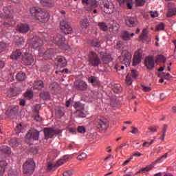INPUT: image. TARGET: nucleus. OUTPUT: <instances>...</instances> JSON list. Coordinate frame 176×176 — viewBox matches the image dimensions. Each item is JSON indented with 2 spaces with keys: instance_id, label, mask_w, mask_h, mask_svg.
Instances as JSON below:
<instances>
[{
  "instance_id": "1",
  "label": "nucleus",
  "mask_w": 176,
  "mask_h": 176,
  "mask_svg": "<svg viewBox=\"0 0 176 176\" xmlns=\"http://www.w3.org/2000/svg\"><path fill=\"white\" fill-rule=\"evenodd\" d=\"M30 12L32 17H34L39 23H47L50 19V14L46 10L31 7Z\"/></svg>"
},
{
  "instance_id": "2",
  "label": "nucleus",
  "mask_w": 176,
  "mask_h": 176,
  "mask_svg": "<svg viewBox=\"0 0 176 176\" xmlns=\"http://www.w3.org/2000/svg\"><path fill=\"white\" fill-rule=\"evenodd\" d=\"M45 41H48L50 45H57L58 47H60L62 50H68V44L67 43V40L65 37L63 35L59 34L55 38L54 37H51L50 40L45 39Z\"/></svg>"
},
{
  "instance_id": "3",
  "label": "nucleus",
  "mask_w": 176,
  "mask_h": 176,
  "mask_svg": "<svg viewBox=\"0 0 176 176\" xmlns=\"http://www.w3.org/2000/svg\"><path fill=\"white\" fill-rule=\"evenodd\" d=\"M13 8L10 6H6L3 8V12L0 13V19H4V25H10L12 19H13Z\"/></svg>"
},
{
  "instance_id": "4",
  "label": "nucleus",
  "mask_w": 176,
  "mask_h": 176,
  "mask_svg": "<svg viewBox=\"0 0 176 176\" xmlns=\"http://www.w3.org/2000/svg\"><path fill=\"white\" fill-rule=\"evenodd\" d=\"M88 64L90 65V67H100L101 64V59L100 58V56H98V54L97 53L90 51L88 54Z\"/></svg>"
},
{
  "instance_id": "5",
  "label": "nucleus",
  "mask_w": 176,
  "mask_h": 176,
  "mask_svg": "<svg viewBox=\"0 0 176 176\" xmlns=\"http://www.w3.org/2000/svg\"><path fill=\"white\" fill-rule=\"evenodd\" d=\"M35 171V162L33 160H27L23 165V173L26 175H32Z\"/></svg>"
},
{
  "instance_id": "6",
  "label": "nucleus",
  "mask_w": 176,
  "mask_h": 176,
  "mask_svg": "<svg viewBox=\"0 0 176 176\" xmlns=\"http://www.w3.org/2000/svg\"><path fill=\"white\" fill-rule=\"evenodd\" d=\"M119 58L121 63L126 65V67H129L131 64V58H133V55L129 51L123 50Z\"/></svg>"
},
{
  "instance_id": "7",
  "label": "nucleus",
  "mask_w": 176,
  "mask_h": 176,
  "mask_svg": "<svg viewBox=\"0 0 176 176\" xmlns=\"http://www.w3.org/2000/svg\"><path fill=\"white\" fill-rule=\"evenodd\" d=\"M38 56H44L45 60L47 58H52L54 56V50L48 49L46 51L43 48L38 49Z\"/></svg>"
},
{
  "instance_id": "8",
  "label": "nucleus",
  "mask_w": 176,
  "mask_h": 176,
  "mask_svg": "<svg viewBox=\"0 0 176 176\" xmlns=\"http://www.w3.org/2000/svg\"><path fill=\"white\" fill-rule=\"evenodd\" d=\"M45 43V41L41 39L38 36H34L31 39L30 46L33 49H38V47L42 46Z\"/></svg>"
},
{
  "instance_id": "9",
  "label": "nucleus",
  "mask_w": 176,
  "mask_h": 176,
  "mask_svg": "<svg viewBox=\"0 0 176 176\" xmlns=\"http://www.w3.org/2000/svg\"><path fill=\"white\" fill-rule=\"evenodd\" d=\"M144 65L147 69L155 68V58L152 56H146L144 59Z\"/></svg>"
},
{
  "instance_id": "10",
  "label": "nucleus",
  "mask_w": 176,
  "mask_h": 176,
  "mask_svg": "<svg viewBox=\"0 0 176 176\" xmlns=\"http://www.w3.org/2000/svg\"><path fill=\"white\" fill-rule=\"evenodd\" d=\"M60 25V30L61 31H63V32H64V34H65L66 35L72 34V28H71V26L69 25L67 21H61Z\"/></svg>"
},
{
  "instance_id": "11",
  "label": "nucleus",
  "mask_w": 176,
  "mask_h": 176,
  "mask_svg": "<svg viewBox=\"0 0 176 176\" xmlns=\"http://www.w3.org/2000/svg\"><path fill=\"white\" fill-rule=\"evenodd\" d=\"M22 61L25 65H31L34 63V56L30 53H25Z\"/></svg>"
},
{
  "instance_id": "12",
  "label": "nucleus",
  "mask_w": 176,
  "mask_h": 176,
  "mask_svg": "<svg viewBox=\"0 0 176 176\" xmlns=\"http://www.w3.org/2000/svg\"><path fill=\"white\" fill-rule=\"evenodd\" d=\"M107 119L102 118L96 120V125L99 130H105L107 129Z\"/></svg>"
},
{
  "instance_id": "13",
  "label": "nucleus",
  "mask_w": 176,
  "mask_h": 176,
  "mask_svg": "<svg viewBox=\"0 0 176 176\" xmlns=\"http://www.w3.org/2000/svg\"><path fill=\"white\" fill-rule=\"evenodd\" d=\"M26 138H28V140H33V141L38 140L39 139V131L36 130L29 131L26 135Z\"/></svg>"
},
{
  "instance_id": "14",
  "label": "nucleus",
  "mask_w": 176,
  "mask_h": 176,
  "mask_svg": "<svg viewBox=\"0 0 176 176\" xmlns=\"http://www.w3.org/2000/svg\"><path fill=\"white\" fill-rule=\"evenodd\" d=\"M125 23L129 27H135L138 24V21L135 16H128L125 20Z\"/></svg>"
},
{
  "instance_id": "15",
  "label": "nucleus",
  "mask_w": 176,
  "mask_h": 176,
  "mask_svg": "<svg viewBox=\"0 0 176 176\" xmlns=\"http://www.w3.org/2000/svg\"><path fill=\"white\" fill-rule=\"evenodd\" d=\"M16 31L21 34H27L30 31V25L28 24L21 23L16 25Z\"/></svg>"
},
{
  "instance_id": "16",
  "label": "nucleus",
  "mask_w": 176,
  "mask_h": 176,
  "mask_svg": "<svg viewBox=\"0 0 176 176\" xmlns=\"http://www.w3.org/2000/svg\"><path fill=\"white\" fill-rule=\"evenodd\" d=\"M57 67L59 68H64L67 66V59L64 56H59L56 58Z\"/></svg>"
},
{
  "instance_id": "17",
  "label": "nucleus",
  "mask_w": 176,
  "mask_h": 176,
  "mask_svg": "<svg viewBox=\"0 0 176 176\" xmlns=\"http://www.w3.org/2000/svg\"><path fill=\"white\" fill-rule=\"evenodd\" d=\"M44 134L46 138H52L55 134H57V131L53 128H45Z\"/></svg>"
},
{
  "instance_id": "18",
  "label": "nucleus",
  "mask_w": 176,
  "mask_h": 176,
  "mask_svg": "<svg viewBox=\"0 0 176 176\" xmlns=\"http://www.w3.org/2000/svg\"><path fill=\"white\" fill-rule=\"evenodd\" d=\"M142 58V54L138 52H135L133 56V67L138 65V64L141 63Z\"/></svg>"
},
{
  "instance_id": "19",
  "label": "nucleus",
  "mask_w": 176,
  "mask_h": 176,
  "mask_svg": "<svg viewBox=\"0 0 176 176\" xmlns=\"http://www.w3.org/2000/svg\"><path fill=\"white\" fill-rule=\"evenodd\" d=\"M19 112V106H12L10 109H8L6 113L8 116H13V115H16Z\"/></svg>"
},
{
  "instance_id": "20",
  "label": "nucleus",
  "mask_w": 176,
  "mask_h": 176,
  "mask_svg": "<svg viewBox=\"0 0 176 176\" xmlns=\"http://www.w3.org/2000/svg\"><path fill=\"white\" fill-rule=\"evenodd\" d=\"M101 9L102 12H104L107 14H110V13H111V10H112V6H111L108 1H106L104 3V6Z\"/></svg>"
},
{
  "instance_id": "21",
  "label": "nucleus",
  "mask_w": 176,
  "mask_h": 176,
  "mask_svg": "<svg viewBox=\"0 0 176 176\" xmlns=\"http://www.w3.org/2000/svg\"><path fill=\"white\" fill-rule=\"evenodd\" d=\"M6 168H8V162L5 160L0 161V176H3L5 174V171H6Z\"/></svg>"
},
{
  "instance_id": "22",
  "label": "nucleus",
  "mask_w": 176,
  "mask_h": 176,
  "mask_svg": "<svg viewBox=\"0 0 176 176\" xmlns=\"http://www.w3.org/2000/svg\"><path fill=\"white\" fill-rule=\"evenodd\" d=\"M82 3H85L87 6H90V8H97L98 6L96 0H82Z\"/></svg>"
},
{
  "instance_id": "23",
  "label": "nucleus",
  "mask_w": 176,
  "mask_h": 176,
  "mask_svg": "<svg viewBox=\"0 0 176 176\" xmlns=\"http://www.w3.org/2000/svg\"><path fill=\"white\" fill-rule=\"evenodd\" d=\"M21 54H23V52H21V50H16L12 53L10 57L12 60H19V58L21 57Z\"/></svg>"
},
{
  "instance_id": "24",
  "label": "nucleus",
  "mask_w": 176,
  "mask_h": 176,
  "mask_svg": "<svg viewBox=\"0 0 176 176\" xmlns=\"http://www.w3.org/2000/svg\"><path fill=\"white\" fill-rule=\"evenodd\" d=\"M33 87L36 90H41V89H43V87H45V84L42 80H37L34 82Z\"/></svg>"
},
{
  "instance_id": "25",
  "label": "nucleus",
  "mask_w": 176,
  "mask_h": 176,
  "mask_svg": "<svg viewBox=\"0 0 176 176\" xmlns=\"http://www.w3.org/2000/svg\"><path fill=\"white\" fill-rule=\"evenodd\" d=\"M88 82L91 83L94 86H100V80L95 76H91L88 78Z\"/></svg>"
},
{
  "instance_id": "26",
  "label": "nucleus",
  "mask_w": 176,
  "mask_h": 176,
  "mask_svg": "<svg viewBox=\"0 0 176 176\" xmlns=\"http://www.w3.org/2000/svg\"><path fill=\"white\" fill-rule=\"evenodd\" d=\"M77 90L85 91L87 90V84L85 81H80L78 85H76Z\"/></svg>"
},
{
  "instance_id": "27",
  "label": "nucleus",
  "mask_w": 176,
  "mask_h": 176,
  "mask_svg": "<svg viewBox=\"0 0 176 176\" xmlns=\"http://www.w3.org/2000/svg\"><path fill=\"white\" fill-rule=\"evenodd\" d=\"M102 61L103 64H109L111 61H112V57H111V54H104L102 56Z\"/></svg>"
},
{
  "instance_id": "28",
  "label": "nucleus",
  "mask_w": 176,
  "mask_h": 176,
  "mask_svg": "<svg viewBox=\"0 0 176 176\" xmlns=\"http://www.w3.org/2000/svg\"><path fill=\"white\" fill-rule=\"evenodd\" d=\"M40 2L43 6L46 8H53L54 6V3L52 0H41Z\"/></svg>"
},
{
  "instance_id": "29",
  "label": "nucleus",
  "mask_w": 176,
  "mask_h": 176,
  "mask_svg": "<svg viewBox=\"0 0 176 176\" xmlns=\"http://www.w3.org/2000/svg\"><path fill=\"white\" fill-rule=\"evenodd\" d=\"M133 36H134V33L130 34L127 31L124 32L122 34V38L124 41H130Z\"/></svg>"
},
{
  "instance_id": "30",
  "label": "nucleus",
  "mask_w": 176,
  "mask_h": 176,
  "mask_svg": "<svg viewBox=\"0 0 176 176\" xmlns=\"http://www.w3.org/2000/svg\"><path fill=\"white\" fill-rule=\"evenodd\" d=\"M0 152L6 153V155H10V153H12V150H10V148L7 146H3L0 147Z\"/></svg>"
},
{
  "instance_id": "31",
  "label": "nucleus",
  "mask_w": 176,
  "mask_h": 176,
  "mask_svg": "<svg viewBox=\"0 0 176 176\" xmlns=\"http://www.w3.org/2000/svg\"><path fill=\"white\" fill-rule=\"evenodd\" d=\"M68 162V157L63 158L57 161V162L55 164V167L58 168V167H60V166H63V164L67 163Z\"/></svg>"
},
{
  "instance_id": "32",
  "label": "nucleus",
  "mask_w": 176,
  "mask_h": 176,
  "mask_svg": "<svg viewBox=\"0 0 176 176\" xmlns=\"http://www.w3.org/2000/svg\"><path fill=\"white\" fill-rule=\"evenodd\" d=\"M176 15V8H169L166 12V17H173Z\"/></svg>"
},
{
  "instance_id": "33",
  "label": "nucleus",
  "mask_w": 176,
  "mask_h": 176,
  "mask_svg": "<svg viewBox=\"0 0 176 176\" xmlns=\"http://www.w3.org/2000/svg\"><path fill=\"white\" fill-rule=\"evenodd\" d=\"M80 27L82 28V30L83 29L86 30V28L89 27V20H87V19H85L80 21Z\"/></svg>"
},
{
  "instance_id": "34",
  "label": "nucleus",
  "mask_w": 176,
  "mask_h": 176,
  "mask_svg": "<svg viewBox=\"0 0 176 176\" xmlns=\"http://www.w3.org/2000/svg\"><path fill=\"white\" fill-rule=\"evenodd\" d=\"M25 78H27L25 76V73H23V72H19L16 76V80H19L20 82L23 80H25Z\"/></svg>"
},
{
  "instance_id": "35",
  "label": "nucleus",
  "mask_w": 176,
  "mask_h": 176,
  "mask_svg": "<svg viewBox=\"0 0 176 176\" xmlns=\"http://www.w3.org/2000/svg\"><path fill=\"white\" fill-rule=\"evenodd\" d=\"M24 97L27 100H31L34 97V92L32 90L28 91L25 93Z\"/></svg>"
},
{
  "instance_id": "36",
  "label": "nucleus",
  "mask_w": 176,
  "mask_h": 176,
  "mask_svg": "<svg viewBox=\"0 0 176 176\" xmlns=\"http://www.w3.org/2000/svg\"><path fill=\"white\" fill-rule=\"evenodd\" d=\"M98 25L102 31H107L108 30V25L104 22H99Z\"/></svg>"
},
{
  "instance_id": "37",
  "label": "nucleus",
  "mask_w": 176,
  "mask_h": 176,
  "mask_svg": "<svg viewBox=\"0 0 176 176\" xmlns=\"http://www.w3.org/2000/svg\"><path fill=\"white\" fill-rule=\"evenodd\" d=\"M152 168H153V164H151L148 166H146L145 168H143L142 169L140 170L138 173H148V171H151V170H152Z\"/></svg>"
},
{
  "instance_id": "38",
  "label": "nucleus",
  "mask_w": 176,
  "mask_h": 176,
  "mask_svg": "<svg viewBox=\"0 0 176 176\" xmlns=\"http://www.w3.org/2000/svg\"><path fill=\"white\" fill-rule=\"evenodd\" d=\"M15 131L16 134H20V133H23L24 129H23V124L20 123L19 124L16 125L15 127Z\"/></svg>"
},
{
  "instance_id": "39",
  "label": "nucleus",
  "mask_w": 176,
  "mask_h": 176,
  "mask_svg": "<svg viewBox=\"0 0 176 176\" xmlns=\"http://www.w3.org/2000/svg\"><path fill=\"white\" fill-rule=\"evenodd\" d=\"M162 61L163 63H166V58L163 55H158L155 58V63H160Z\"/></svg>"
},
{
  "instance_id": "40",
  "label": "nucleus",
  "mask_w": 176,
  "mask_h": 176,
  "mask_svg": "<svg viewBox=\"0 0 176 176\" xmlns=\"http://www.w3.org/2000/svg\"><path fill=\"white\" fill-rule=\"evenodd\" d=\"M10 144L12 148H16L19 146V140H17V139H12L10 142Z\"/></svg>"
},
{
  "instance_id": "41",
  "label": "nucleus",
  "mask_w": 176,
  "mask_h": 176,
  "mask_svg": "<svg viewBox=\"0 0 176 176\" xmlns=\"http://www.w3.org/2000/svg\"><path fill=\"white\" fill-rule=\"evenodd\" d=\"M168 156V153H165L164 155H162L160 157L157 159L155 161L153 162V164H156L157 163H160L162 162V159H166Z\"/></svg>"
},
{
  "instance_id": "42",
  "label": "nucleus",
  "mask_w": 176,
  "mask_h": 176,
  "mask_svg": "<svg viewBox=\"0 0 176 176\" xmlns=\"http://www.w3.org/2000/svg\"><path fill=\"white\" fill-rule=\"evenodd\" d=\"M50 89L52 91H56L58 89V83L57 82H53L50 85Z\"/></svg>"
},
{
  "instance_id": "43",
  "label": "nucleus",
  "mask_w": 176,
  "mask_h": 176,
  "mask_svg": "<svg viewBox=\"0 0 176 176\" xmlns=\"http://www.w3.org/2000/svg\"><path fill=\"white\" fill-rule=\"evenodd\" d=\"M56 168H57V167H56L55 164H52L51 162L48 163L47 166V171H52V170H56Z\"/></svg>"
},
{
  "instance_id": "44",
  "label": "nucleus",
  "mask_w": 176,
  "mask_h": 176,
  "mask_svg": "<svg viewBox=\"0 0 176 176\" xmlns=\"http://www.w3.org/2000/svg\"><path fill=\"white\" fill-rule=\"evenodd\" d=\"M77 159L78 160H86V159H87V154L85 153H82L78 155Z\"/></svg>"
},
{
  "instance_id": "45",
  "label": "nucleus",
  "mask_w": 176,
  "mask_h": 176,
  "mask_svg": "<svg viewBox=\"0 0 176 176\" xmlns=\"http://www.w3.org/2000/svg\"><path fill=\"white\" fill-rule=\"evenodd\" d=\"M92 46L94 47H100L101 46V44H100V40L96 38L92 41Z\"/></svg>"
},
{
  "instance_id": "46",
  "label": "nucleus",
  "mask_w": 176,
  "mask_h": 176,
  "mask_svg": "<svg viewBox=\"0 0 176 176\" xmlns=\"http://www.w3.org/2000/svg\"><path fill=\"white\" fill-rule=\"evenodd\" d=\"M76 116H78V118H86V113L80 110H77L76 112Z\"/></svg>"
},
{
  "instance_id": "47",
  "label": "nucleus",
  "mask_w": 176,
  "mask_h": 176,
  "mask_svg": "<svg viewBox=\"0 0 176 176\" xmlns=\"http://www.w3.org/2000/svg\"><path fill=\"white\" fill-rule=\"evenodd\" d=\"M75 174L74 170H67L63 173V176H72Z\"/></svg>"
},
{
  "instance_id": "48",
  "label": "nucleus",
  "mask_w": 176,
  "mask_h": 176,
  "mask_svg": "<svg viewBox=\"0 0 176 176\" xmlns=\"http://www.w3.org/2000/svg\"><path fill=\"white\" fill-rule=\"evenodd\" d=\"M25 40L23 37H20L18 38V40L16 41V43L18 46H21V45H24V42Z\"/></svg>"
},
{
  "instance_id": "49",
  "label": "nucleus",
  "mask_w": 176,
  "mask_h": 176,
  "mask_svg": "<svg viewBox=\"0 0 176 176\" xmlns=\"http://www.w3.org/2000/svg\"><path fill=\"white\" fill-rule=\"evenodd\" d=\"M77 131L80 133V134H85V133H86V128H85L83 126H79L77 128Z\"/></svg>"
},
{
  "instance_id": "50",
  "label": "nucleus",
  "mask_w": 176,
  "mask_h": 176,
  "mask_svg": "<svg viewBox=\"0 0 176 176\" xmlns=\"http://www.w3.org/2000/svg\"><path fill=\"white\" fill-rule=\"evenodd\" d=\"M148 13L153 19H155V17H159V13H157V11H148Z\"/></svg>"
},
{
  "instance_id": "51",
  "label": "nucleus",
  "mask_w": 176,
  "mask_h": 176,
  "mask_svg": "<svg viewBox=\"0 0 176 176\" xmlns=\"http://www.w3.org/2000/svg\"><path fill=\"white\" fill-rule=\"evenodd\" d=\"M157 129H159V126H153L148 127V130H149L151 133H156L157 131Z\"/></svg>"
},
{
  "instance_id": "52",
  "label": "nucleus",
  "mask_w": 176,
  "mask_h": 176,
  "mask_svg": "<svg viewBox=\"0 0 176 176\" xmlns=\"http://www.w3.org/2000/svg\"><path fill=\"white\" fill-rule=\"evenodd\" d=\"M146 35H148V29L145 28L142 30V33L140 36V39H144Z\"/></svg>"
},
{
  "instance_id": "53",
  "label": "nucleus",
  "mask_w": 176,
  "mask_h": 176,
  "mask_svg": "<svg viewBox=\"0 0 176 176\" xmlns=\"http://www.w3.org/2000/svg\"><path fill=\"white\" fill-rule=\"evenodd\" d=\"M137 6H144L145 5V0H135Z\"/></svg>"
},
{
  "instance_id": "54",
  "label": "nucleus",
  "mask_w": 176,
  "mask_h": 176,
  "mask_svg": "<svg viewBox=\"0 0 176 176\" xmlns=\"http://www.w3.org/2000/svg\"><path fill=\"white\" fill-rule=\"evenodd\" d=\"M113 91L118 94V93H120L122 91V87H120V86H116L113 88Z\"/></svg>"
},
{
  "instance_id": "55",
  "label": "nucleus",
  "mask_w": 176,
  "mask_h": 176,
  "mask_svg": "<svg viewBox=\"0 0 176 176\" xmlns=\"http://www.w3.org/2000/svg\"><path fill=\"white\" fill-rule=\"evenodd\" d=\"M6 49V43H0V53H2V52H5Z\"/></svg>"
},
{
  "instance_id": "56",
  "label": "nucleus",
  "mask_w": 176,
  "mask_h": 176,
  "mask_svg": "<svg viewBox=\"0 0 176 176\" xmlns=\"http://www.w3.org/2000/svg\"><path fill=\"white\" fill-rule=\"evenodd\" d=\"M157 31H163L164 30V23H160L156 27Z\"/></svg>"
},
{
  "instance_id": "57",
  "label": "nucleus",
  "mask_w": 176,
  "mask_h": 176,
  "mask_svg": "<svg viewBox=\"0 0 176 176\" xmlns=\"http://www.w3.org/2000/svg\"><path fill=\"white\" fill-rule=\"evenodd\" d=\"M153 142H155L154 140H152L150 142H145L143 143V146H146V148H149V146H151V145H152V144H153Z\"/></svg>"
},
{
  "instance_id": "58",
  "label": "nucleus",
  "mask_w": 176,
  "mask_h": 176,
  "mask_svg": "<svg viewBox=\"0 0 176 176\" xmlns=\"http://www.w3.org/2000/svg\"><path fill=\"white\" fill-rule=\"evenodd\" d=\"M126 82L129 86L131 85V84L133 83V81L131 80V77H130L129 75H127L126 77Z\"/></svg>"
},
{
  "instance_id": "59",
  "label": "nucleus",
  "mask_w": 176,
  "mask_h": 176,
  "mask_svg": "<svg viewBox=\"0 0 176 176\" xmlns=\"http://www.w3.org/2000/svg\"><path fill=\"white\" fill-rule=\"evenodd\" d=\"M142 89L143 91H151L152 90V88L145 85H142Z\"/></svg>"
},
{
  "instance_id": "60",
  "label": "nucleus",
  "mask_w": 176,
  "mask_h": 176,
  "mask_svg": "<svg viewBox=\"0 0 176 176\" xmlns=\"http://www.w3.org/2000/svg\"><path fill=\"white\" fill-rule=\"evenodd\" d=\"M120 6H123L124 3L126 2H131V0H117Z\"/></svg>"
},
{
  "instance_id": "61",
  "label": "nucleus",
  "mask_w": 176,
  "mask_h": 176,
  "mask_svg": "<svg viewBox=\"0 0 176 176\" xmlns=\"http://www.w3.org/2000/svg\"><path fill=\"white\" fill-rule=\"evenodd\" d=\"M131 129H132L131 133L132 134H137L138 133V128L135 127V126H131Z\"/></svg>"
},
{
  "instance_id": "62",
  "label": "nucleus",
  "mask_w": 176,
  "mask_h": 176,
  "mask_svg": "<svg viewBox=\"0 0 176 176\" xmlns=\"http://www.w3.org/2000/svg\"><path fill=\"white\" fill-rule=\"evenodd\" d=\"M117 49H123V42L118 41L116 44Z\"/></svg>"
},
{
  "instance_id": "63",
  "label": "nucleus",
  "mask_w": 176,
  "mask_h": 176,
  "mask_svg": "<svg viewBox=\"0 0 176 176\" xmlns=\"http://www.w3.org/2000/svg\"><path fill=\"white\" fill-rule=\"evenodd\" d=\"M8 175L9 176H17L18 175L17 171H16V170H11V171L9 172Z\"/></svg>"
},
{
  "instance_id": "64",
  "label": "nucleus",
  "mask_w": 176,
  "mask_h": 176,
  "mask_svg": "<svg viewBox=\"0 0 176 176\" xmlns=\"http://www.w3.org/2000/svg\"><path fill=\"white\" fill-rule=\"evenodd\" d=\"M168 127V126L167 124H164L162 127V133L166 134Z\"/></svg>"
}]
</instances>
